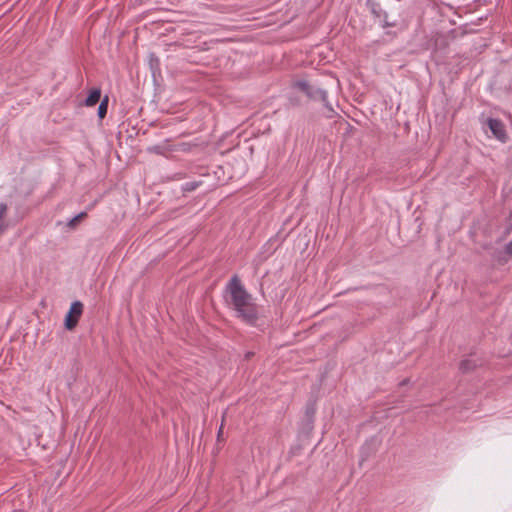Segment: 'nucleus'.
<instances>
[{
  "label": "nucleus",
  "instance_id": "obj_1",
  "mask_svg": "<svg viewBox=\"0 0 512 512\" xmlns=\"http://www.w3.org/2000/svg\"><path fill=\"white\" fill-rule=\"evenodd\" d=\"M224 299L238 319L250 326L256 325L259 318L257 305L238 275H233L226 283Z\"/></svg>",
  "mask_w": 512,
  "mask_h": 512
},
{
  "label": "nucleus",
  "instance_id": "obj_2",
  "mask_svg": "<svg viewBox=\"0 0 512 512\" xmlns=\"http://www.w3.org/2000/svg\"><path fill=\"white\" fill-rule=\"evenodd\" d=\"M293 87L302 91L311 100H314V101L320 100L323 103L324 107L330 113H334V109H333L331 103L328 101V94H327L326 90L319 88V87H315V86L311 85L306 80L296 81L293 84Z\"/></svg>",
  "mask_w": 512,
  "mask_h": 512
},
{
  "label": "nucleus",
  "instance_id": "obj_3",
  "mask_svg": "<svg viewBox=\"0 0 512 512\" xmlns=\"http://www.w3.org/2000/svg\"><path fill=\"white\" fill-rule=\"evenodd\" d=\"M367 7L375 20L380 22L382 28L395 27L396 22L388 20V13L381 8V5L373 0H367Z\"/></svg>",
  "mask_w": 512,
  "mask_h": 512
},
{
  "label": "nucleus",
  "instance_id": "obj_4",
  "mask_svg": "<svg viewBox=\"0 0 512 512\" xmlns=\"http://www.w3.org/2000/svg\"><path fill=\"white\" fill-rule=\"evenodd\" d=\"M82 312L83 304L80 301H75L71 304L70 309L65 316V327L68 330H72L76 327Z\"/></svg>",
  "mask_w": 512,
  "mask_h": 512
},
{
  "label": "nucleus",
  "instance_id": "obj_5",
  "mask_svg": "<svg viewBox=\"0 0 512 512\" xmlns=\"http://www.w3.org/2000/svg\"><path fill=\"white\" fill-rule=\"evenodd\" d=\"M487 126L489 130L491 131L492 135L499 140L502 143H505L507 141V133L505 129L504 123L496 118H488Z\"/></svg>",
  "mask_w": 512,
  "mask_h": 512
},
{
  "label": "nucleus",
  "instance_id": "obj_6",
  "mask_svg": "<svg viewBox=\"0 0 512 512\" xmlns=\"http://www.w3.org/2000/svg\"><path fill=\"white\" fill-rule=\"evenodd\" d=\"M478 365H480V362L474 358H466L463 359L459 364V370L462 373H469L473 371Z\"/></svg>",
  "mask_w": 512,
  "mask_h": 512
},
{
  "label": "nucleus",
  "instance_id": "obj_7",
  "mask_svg": "<svg viewBox=\"0 0 512 512\" xmlns=\"http://www.w3.org/2000/svg\"><path fill=\"white\" fill-rule=\"evenodd\" d=\"M101 97V90L99 88H94L90 91L89 95L86 97L84 104L87 107H91L96 105Z\"/></svg>",
  "mask_w": 512,
  "mask_h": 512
},
{
  "label": "nucleus",
  "instance_id": "obj_8",
  "mask_svg": "<svg viewBox=\"0 0 512 512\" xmlns=\"http://www.w3.org/2000/svg\"><path fill=\"white\" fill-rule=\"evenodd\" d=\"M107 109H108V97L105 96L101 100V102L98 106L97 114L100 119H103L105 117V115L107 114Z\"/></svg>",
  "mask_w": 512,
  "mask_h": 512
},
{
  "label": "nucleus",
  "instance_id": "obj_9",
  "mask_svg": "<svg viewBox=\"0 0 512 512\" xmlns=\"http://www.w3.org/2000/svg\"><path fill=\"white\" fill-rule=\"evenodd\" d=\"M202 184V181H190L182 184L181 190L183 192H192L196 190L200 185Z\"/></svg>",
  "mask_w": 512,
  "mask_h": 512
},
{
  "label": "nucleus",
  "instance_id": "obj_10",
  "mask_svg": "<svg viewBox=\"0 0 512 512\" xmlns=\"http://www.w3.org/2000/svg\"><path fill=\"white\" fill-rule=\"evenodd\" d=\"M170 151L164 145H154L148 148V152L154 153L157 155H166V153Z\"/></svg>",
  "mask_w": 512,
  "mask_h": 512
},
{
  "label": "nucleus",
  "instance_id": "obj_11",
  "mask_svg": "<svg viewBox=\"0 0 512 512\" xmlns=\"http://www.w3.org/2000/svg\"><path fill=\"white\" fill-rule=\"evenodd\" d=\"M86 212H80L79 214H77L76 216H74L73 218H71L68 222H67V226L69 228H74L76 226V224L82 220L83 218L86 217Z\"/></svg>",
  "mask_w": 512,
  "mask_h": 512
},
{
  "label": "nucleus",
  "instance_id": "obj_12",
  "mask_svg": "<svg viewBox=\"0 0 512 512\" xmlns=\"http://www.w3.org/2000/svg\"><path fill=\"white\" fill-rule=\"evenodd\" d=\"M7 205L5 203H0V235L5 231V225L3 223L4 215L7 212Z\"/></svg>",
  "mask_w": 512,
  "mask_h": 512
},
{
  "label": "nucleus",
  "instance_id": "obj_13",
  "mask_svg": "<svg viewBox=\"0 0 512 512\" xmlns=\"http://www.w3.org/2000/svg\"><path fill=\"white\" fill-rule=\"evenodd\" d=\"M505 252L512 256V240L506 244Z\"/></svg>",
  "mask_w": 512,
  "mask_h": 512
},
{
  "label": "nucleus",
  "instance_id": "obj_14",
  "mask_svg": "<svg viewBox=\"0 0 512 512\" xmlns=\"http://www.w3.org/2000/svg\"><path fill=\"white\" fill-rule=\"evenodd\" d=\"M222 429H223V424H221L219 430H218V439L220 438L221 434H222Z\"/></svg>",
  "mask_w": 512,
  "mask_h": 512
}]
</instances>
